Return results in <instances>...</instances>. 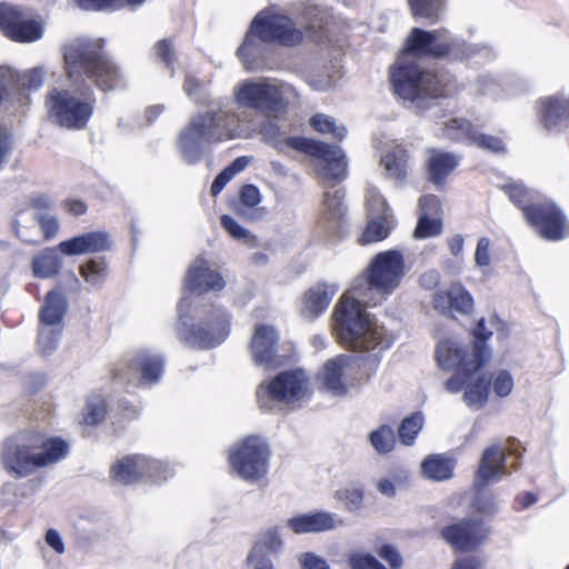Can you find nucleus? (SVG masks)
Masks as SVG:
<instances>
[{
    "label": "nucleus",
    "instance_id": "obj_37",
    "mask_svg": "<svg viewBox=\"0 0 569 569\" xmlns=\"http://www.w3.org/2000/svg\"><path fill=\"white\" fill-rule=\"evenodd\" d=\"M12 77L10 78V89H38L42 86L44 79V69L37 67L33 69L18 71L10 67H6Z\"/></svg>",
    "mask_w": 569,
    "mask_h": 569
},
{
    "label": "nucleus",
    "instance_id": "obj_26",
    "mask_svg": "<svg viewBox=\"0 0 569 569\" xmlns=\"http://www.w3.org/2000/svg\"><path fill=\"white\" fill-rule=\"evenodd\" d=\"M337 291L338 286L333 283H317L310 288L302 297L301 316L309 321L316 320L327 310Z\"/></svg>",
    "mask_w": 569,
    "mask_h": 569
},
{
    "label": "nucleus",
    "instance_id": "obj_18",
    "mask_svg": "<svg viewBox=\"0 0 569 569\" xmlns=\"http://www.w3.org/2000/svg\"><path fill=\"white\" fill-rule=\"evenodd\" d=\"M480 370L471 369L465 373H453L445 382V388L450 393L463 391V401L472 410L483 408L489 398L490 382L480 373Z\"/></svg>",
    "mask_w": 569,
    "mask_h": 569
},
{
    "label": "nucleus",
    "instance_id": "obj_5",
    "mask_svg": "<svg viewBox=\"0 0 569 569\" xmlns=\"http://www.w3.org/2000/svg\"><path fill=\"white\" fill-rule=\"evenodd\" d=\"M253 132L244 112L233 110L228 101H212L209 108L190 118L177 138V149L188 164L199 162L207 144L248 139Z\"/></svg>",
    "mask_w": 569,
    "mask_h": 569
},
{
    "label": "nucleus",
    "instance_id": "obj_15",
    "mask_svg": "<svg viewBox=\"0 0 569 569\" xmlns=\"http://www.w3.org/2000/svg\"><path fill=\"white\" fill-rule=\"evenodd\" d=\"M353 357L338 355L328 359L316 376L319 387L336 397H345L356 387Z\"/></svg>",
    "mask_w": 569,
    "mask_h": 569
},
{
    "label": "nucleus",
    "instance_id": "obj_6",
    "mask_svg": "<svg viewBox=\"0 0 569 569\" xmlns=\"http://www.w3.org/2000/svg\"><path fill=\"white\" fill-rule=\"evenodd\" d=\"M69 453V445L59 437H46L41 432H22L4 443L2 462L18 477H27L38 468L57 463Z\"/></svg>",
    "mask_w": 569,
    "mask_h": 569
},
{
    "label": "nucleus",
    "instance_id": "obj_7",
    "mask_svg": "<svg viewBox=\"0 0 569 569\" xmlns=\"http://www.w3.org/2000/svg\"><path fill=\"white\" fill-rule=\"evenodd\" d=\"M232 96L238 107L277 116L296 97V91L290 84L272 78L246 79L234 84Z\"/></svg>",
    "mask_w": 569,
    "mask_h": 569
},
{
    "label": "nucleus",
    "instance_id": "obj_39",
    "mask_svg": "<svg viewBox=\"0 0 569 569\" xmlns=\"http://www.w3.org/2000/svg\"><path fill=\"white\" fill-rule=\"evenodd\" d=\"M369 442L379 455H387L396 447V435L390 425L383 423L371 430L368 435Z\"/></svg>",
    "mask_w": 569,
    "mask_h": 569
},
{
    "label": "nucleus",
    "instance_id": "obj_9",
    "mask_svg": "<svg viewBox=\"0 0 569 569\" xmlns=\"http://www.w3.org/2000/svg\"><path fill=\"white\" fill-rule=\"evenodd\" d=\"M310 380L302 369H291L278 373L257 389V399L263 411H272L274 402L290 409L301 407L310 396Z\"/></svg>",
    "mask_w": 569,
    "mask_h": 569
},
{
    "label": "nucleus",
    "instance_id": "obj_55",
    "mask_svg": "<svg viewBox=\"0 0 569 569\" xmlns=\"http://www.w3.org/2000/svg\"><path fill=\"white\" fill-rule=\"evenodd\" d=\"M366 204L369 216H380L383 213H391L385 198L372 186L366 189Z\"/></svg>",
    "mask_w": 569,
    "mask_h": 569
},
{
    "label": "nucleus",
    "instance_id": "obj_3",
    "mask_svg": "<svg viewBox=\"0 0 569 569\" xmlns=\"http://www.w3.org/2000/svg\"><path fill=\"white\" fill-rule=\"evenodd\" d=\"M490 48L482 43H467L463 39L451 36L447 30L425 31L412 29L407 38L406 47L390 70L391 82L396 94L415 104L426 107L428 99L447 97L457 91L451 76L421 70L417 58L430 56L441 58L451 56L455 59H469L476 56H488Z\"/></svg>",
    "mask_w": 569,
    "mask_h": 569
},
{
    "label": "nucleus",
    "instance_id": "obj_36",
    "mask_svg": "<svg viewBox=\"0 0 569 569\" xmlns=\"http://www.w3.org/2000/svg\"><path fill=\"white\" fill-rule=\"evenodd\" d=\"M240 202L247 209L253 210L248 212L246 209H240L239 212L248 220L261 219L264 214L263 208H258L262 201V196L259 189L253 184H246L240 190Z\"/></svg>",
    "mask_w": 569,
    "mask_h": 569
},
{
    "label": "nucleus",
    "instance_id": "obj_13",
    "mask_svg": "<svg viewBox=\"0 0 569 569\" xmlns=\"http://www.w3.org/2000/svg\"><path fill=\"white\" fill-rule=\"evenodd\" d=\"M168 466L141 455L126 456L111 467V478L120 485H132L139 480L154 482L166 478Z\"/></svg>",
    "mask_w": 569,
    "mask_h": 569
},
{
    "label": "nucleus",
    "instance_id": "obj_46",
    "mask_svg": "<svg viewBox=\"0 0 569 569\" xmlns=\"http://www.w3.org/2000/svg\"><path fill=\"white\" fill-rule=\"evenodd\" d=\"M183 91L197 104L209 103L210 94L206 83L197 79L192 73L186 74Z\"/></svg>",
    "mask_w": 569,
    "mask_h": 569
},
{
    "label": "nucleus",
    "instance_id": "obj_42",
    "mask_svg": "<svg viewBox=\"0 0 569 569\" xmlns=\"http://www.w3.org/2000/svg\"><path fill=\"white\" fill-rule=\"evenodd\" d=\"M81 277L92 287L100 286L108 276V266L104 259H90L79 268Z\"/></svg>",
    "mask_w": 569,
    "mask_h": 569
},
{
    "label": "nucleus",
    "instance_id": "obj_60",
    "mask_svg": "<svg viewBox=\"0 0 569 569\" xmlns=\"http://www.w3.org/2000/svg\"><path fill=\"white\" fill-rule=\"evenodd\" d=\"M298 563L300 569H330L328 561L312 551L301 552Z\"/></svg>",
    "mask_w": 569,
    "mask_h": 569
},
{
    "label": "nucleus",
    "instance_id": "obj_38",
    "mask_svg": "<svg viewBox=\"0 0 569 569\" xmlns=\"http://www.w3.org/2000/svg\"><path fill=\"white\" fill-rule=\"evenodd\" d=\"M61 268V259L53 249H46L32 260V271L38 278H50Z\"/></svg>",
    "mask_w": 569,
    "mask_h": 569
},
{
    "label": "nucleus",
    "instance_id": "obj_32",
    "mask_svg": "<svg viewBox=\"0 0 569 569\" xmlns=\"http://www.w3.org/2000/svg\"><path fill=\"white\" fill-rule=\"evenodd\" d=\"M370 220L360 237L361 244H369L386 239L393 226L391 213L369 216Z\"/></svg>",
    "mask_w": 569,
    "mask_h": 569
},
{
    "label": "nucleus",
    "instance_id": "obj_1",
    "mask_svg": "<svg viewBox=\"0 0 569 569\" xmlns=\"http://www.w3.org/2000/svg\"><path fill=\"white\" fill-rule=\"evenodd\" d=\"M406 263L399 250L376 254L341 296L332 312V331L347 349L363 356L373 373L386 350L396 341L395 332L366 310L386 301L400 286Z\"/></svg>",
    "mask_w": 569,
    "mask_h": 569
},
{
    "label": "nucleus",
    "instance_id": "obj_31",
    "mask_svg": "<svg viewBox=\"0 0 569 569\" xmlns=\"http://www.w3.org/2000/svg\"><path fill=\"white\" fill-rule=\"evenodd\" d=\"M67 307V299L62 292H48L43 306L40 309V323L63 326V317L66 315Z\"/></svg>",
    "mask_w": 569,
    "mask_h": 569
},
{
    "label": "nucleus",
    "instance_id": "obj_22",
    "mask_svg": "<svg viewBox=\"0 0 569 569\" xmlns=\"http://www.w3.org/2000/svg\"><path fill=\"white\" fill-rule=\"evenodd\" d=\"M432 306L443 315H470L475 301L471 293L459 282L451 283L446 290L433 295Z\"/></svg>",
    "mask_w": 569,
    "mask_h": 569
},
{
    "label": "nucleus",
    "instance_id": "obj_47",
    "mask_svg": "<svg viewBox=\"0 0 569 569\" xmlns=\"http://www.w3.org/2000/svg\"><path fill=\"white\" fill-rule=\"evenodd\" d=\"M62 327L40 323L38 343L43 353L49 355L57 348Z\"/></svg>",
    "mask_w": 569,
    "mask_h": 569
},
{
    "label": "nucleus",
    "instance_id": "obj_28",
    "mask_svg": "<svg viewBox=\"0 0 569 569\" xmlns=\"http://www.w3.org/2000/svg\"><path fill=\"white\" fill-rule=\"evenodd\" d=\"M459 160V157L451 152L438 149L428 150L426 163L429 179L436 184H442L458 167Z\"/></svg>",
    "mask_w": 569,
    "mask_h": 569
},
{
    "label": "nucleus",
    "instance_id": "obj_61",
    "mask_svg": "<svg viewBox=\"0 0 569 569\" xmlns=\"http://www.w3.org/2000/svg\"><path fill=\"white\" fill-rule=\"evenodd\" d=\"M473 508L485 515H495L498 511V503L493 496L489 493L478 492L473 499Z\"/></svg>",
    "mask_w": 569,
    "mask_h": 569
},
{
    "label": "nucleus",
    "instance_id": "obj_33",
    "mask_svg": "<svg viewBox=\"0 0 569 569\" xmlns=\"http://www.w3.org/2000/svg\"><path fill=\"white\" fill-rule=\"evenodd\" d=\"M442 136L459 142L472 144L477 129L465 118H450L441 122Z\"/></svg>",
    "mask_w": 569,
    "mask_h": 569
},
{
    "label": "nucleus",
    "instance_id": "obj_17",
    "mask_svg": "<svg viewBox=\"0 0 569 569\" xmlns=\"http://www.w3.org/2000/svg\"><path fill=\"white\" fill-rule=\"evenodd\" d=\"M279 333L272 325L258 323L254 326L249 341V352L256 366L277 368L283 359L279 353Z\"/></svg>",
    "mask_w": 569,
    "mask_h": 569
},
{
    "label": "nucleus",
    "instance_id": "obj_19",
    "mask_svg": "<svg viewBox=\"0 0 569 569\" xmlns=\"http://www.w3.org/2000/svg\"><path fill=\"white\" fill-rule=\"evenodd\" d=\"M163 375L162 357L151 350H140L129 362V369L126 375L116 372L120 379L134 382L139 386L150 387L157 383Z\"/></svg>",
    "mask_w": 569,
    "mask_h": 569
},
{
    "label": "nucleus",
    "instance_id": "obj_4",
    "mask_svg": "<svg viewBox=\"0 0 569 569\" xmlns=\"http://www.w3.org/2000/svg\"><path fill=\"white\" fill-rule=\"evenodd\" d=\"M226 280L206 254H199L183 278L184 292L178 302L176 332L184 343L197 348H213L230 332V316L224 308L196 306L194 293L220 291Z\"/></svg>",
    "mask_w": 569,
    "mask_h": 569
},
{
    "label": "nucleus",
    "instance_id": "obj_51",
    "mask_svg": "<svg viewBox=\"0 0 569 569\" xmlns=\"http://www.w3.org/2000/svg\"><path fill=\"white\" fill-rule=\"evenodd\" d=\"M442 223L440 218L427 216V212L421 213L417 227L415 229V237L425 239L435 237L441 233Z\"/></svg>",
    "mask_w": 569,
    "mask_h": 569
},
{
    "label": "nucleus",
    "instance_id": "obj_41",
    "mask_svg": "<svg viewBox=\"0 0 569 569\" xmlns=\"http://www.w3.org/2000/svg\"><path fill=\"white\" fill-rule=\"evenodd\" d=\"M220 223L226 232L236 241L247 246L248 248H254L258 246L257 237L251 233L248 229L243 228L234 218L228 214H222Z\"/></svg>",
    "mask_w": 569,
    "mask_h": 569
},
{
    "label": "nucleus",
    "instance_id": "obj_35",
    "mask_svg": "<svg viewBox=\"0 0 569 569\" xmlns=\"http://www.w3.org/2000/svg\"><path fill=\"white\" fill-rule=\"evenodd\" d=\"M253 547L278 557L284 548V539L282 528L280 526H271L258 533Z\"/></svg>",
    "mask_w": 569,
    "mask_h": 569
},
{
    "label": "nucleus",
    "instance_id": "obj_20",
    "mask_svg": "<svg viewBox=\"0 0 569 569\" xmlns=\"http://www.w3.org/2000/svg\"><path fill=\"white\" fill-rule=\"evenodd\" d=\"M490 529L480 521L461 520L441 530L442 538L455 549L469 551L479 547L488 537Z\"/></svg>",
    "mask_w": 569,
    "mask_h": 569
},
{
    "label": "nucleus",
    "instance_id": "obj_53",
    "mask_svg": "<svg viewBox=\"0 0 569 569\" xmlns=\"http://www.w3.org/2000/svg\"><path fill=\"white\" fill-rule=\"evenodd\" d=\"M302 14L306 23L310 24L313 29L322 28V23H327V19L330 17L328 6L320 2L308 4Z\"/></svg>",
    "mask_w": 569,
    "mask_h": 569
},
{
    "label": "nucleus",
    "instance_id": "obj_12",
    "mask_svg": "<svg viewBox=\"0 0 569 569\" xmlns=\"http://www.w3.org/2000/svg\"><path fill=\"white\" fill-rule=\"evenodd\" d=\"M253 31L267 42L282 46H296L302 40V31L296 22L279 8L269 7L261 10L252 20Z\"/></svg>",
    "mask_w": 569,
    "mask_h": 569
},
{
    "label": "nucleus",
    "instance_id": "obj_21",
    "mask_svg": "<svg viewBox=\"0 0 569 569\" xmlns=\"http://www.w3.org/2000/svg\"><path fill=\"white\" fill-rule=\"evenodd\" d=\"M539 121L547 129H559L569 126V96L555 93L541 97L536 101Z\"/></svg>",
    "mask_w": 569,
    "mask_h": 569
},
{
    "label": "nucleus",
    "instance_id": "obj_62",
    "mask_svg": "<svg viewBox=\"0 0 569 569\" xmlns=\"http://www.w3.org/2000/svg\"><path fill=\"white\" fill-rule=\"evenodd\" d=\"M477 91L483 96H498L501 93V82L492 76H480L477 80Z\"/></svg>",
    "mask_w": 569,
    "mask_h": 569
},
{
    "label": "nucleus",
    "instance_id": "obj_48",
    "mask_svg": "<svg viewBox=\"0 0 569 569\" xmlns=\"http://www.w3.org/2000/svg\"><path fill=\"white\" fill-rule=\"evenodd\" d=\"M423 415L420 412H416L410 417L406 418L399 428V437L406 446H410L413 443L417 435L420 432L423 426Z\"/></svg>",
    "mask_w": 569,
    "mask_h": 569
},
{
    "label": "nucleus",
    "instance_id": "obj_57",
    "mask_svg": "<svg viewBox=\"0 0 569 569\" xmlns=\"http://www.w3.org/2000/svg\"><path fill=\"white\" fill-rule=\"evenodd\" d=\"M342 198L343 193L339 189L325 193V209L331 221L339 220L343 214Z\"/></svg>",
    "mask_w": 569,
    "mask_h": 569
},
{
    "label": "nucleus",
    "instance_id": "obj_34",
    "mask_svg": "<svg viewBox=\"0 0 569 569\" xmlns=\"http://www.w3.org/2000/svg\"><path fill=\"white\" fill-rule=\"evenodd\" d=\"M447 0H407L411 14L432 23L439 21L445 13Z\"/></svg>",
    "mask_w": 569,
    "mask_h": 569
},
{
    "label": "nucleus",
    "instance_id": "obj_54",
    "mask_svg": "<svg viewBox=\"0 0 569 569\" xmlns=\"http://www.w3.org/2000/svg\"><path fill=\"white\" fill-rule=\"evenodd\" d=\"M341 78V70L337 67H331L325 72L310 76V86L318 90L325 91L333 87Z\"/></svg>",
    "mask_w": 569,
    "mask_h": 569
},
{
    "label": "nucleus",
    "instance_id": "obj_30",
    "mask_svg": "<svg viewBox=\"0 0 569 569\" xmlns=\"http://www.w3.org/2000/svg\"><path fill=\"white\" fill-rule=\"evenodd\" d=\"M408 160L407 150L400 144H392L381 156L380 164L388 178L402 180L407 174Z\"/></svg>",
    "mask_w": 569,
    "mask_h": 569
},
{
    "label": "nucleus",
    "instance_id": "obj_8",
    "mask_svg": "<svg viewBox=\"0 0 569 569\" xmlns=\"http://www.w3.org/2000/svg\"><path fill=\"white\" fill-rule=\"evenodd\" d=\"M270 458L269 445L259 436H248L228 450L230 472L250 485H258L266 479Z\"/></svg>",
    "mask_w": 569,
    "mask_h": 569
},
{
    "label": "nucleus",
    "instance_id": "obj_63",
    "mask_svg": "<svg viewBox=\"0 0 569 569\" xmlns=\"http://www.w3.org/2000/svg\"><path fill=\"white\" fill-rule=\"evenodd\" d=\"M154 52L158 56V58L164 62V64L173 69V63L176 60V51L173 46L171 44V41L163 39L158 41L154 44Z\"/></svg>",
    "mask_w": 569,
    "mask_h": 569
},
{
    "label": "nucleus",
    "instance_id": "obj_58",
    "mask_svg": "<svg viewBox=\"0 0 569 569\" xmlns=\"http://www.w3.org/2000/svg\"><path fill=\"white\" fill-rule=\"evenodd\" d=\"M68 6L81 11H116L113 0H68Z\"/></svg>",
    "mask_w": 569,
    "mask_h": 569
},
{
    "label": "nucleus",
    "instance_id": "obj_50",
    "mask_svg": "<svg viewBox=\"0 0 569 569\" xmlns=\"http://www.w3.org/2000/svg\"><path fill=\"white\" fill-rule=\"evenodd\" d=\"M531 82L523 77H509L501 81V94L506 98H519L530 92Z\"/></svg>",
    "mask_w": 569,
    "mask_h": 569
},
{
    "label": "nucleus",
    "instance_id": "obj_14",
    "mask_svg": "<svg viewBox=\"0 0 569 569\" xmlns=\"http://www.w3.org/2000/svg\"><path fill=\"white\" fill-rule=\"evenodd\" d=\"M0 32L12 41L30 43L43 37L41 20L28 18L20 8L0 3Z\"/></svg>",
    "mask_w": 569,
    "mask_h": 569
},
{
    "label": "nucleus",
    "instance_id": "obj_52",
    "mask_svg": "<svg viewBox=\"0 0 569 569\" xmlns=\"http://www.w3.org/2000/svg\"><path fill=\"white\" fill-rule=\"evenodd\" d=\"M505 190L509 199L522 211L525 208H532L537 206L536 203L530 204L535 198V193L520 183L507 184Z\"/></svg>",
    "mask_w": 569,
    "mask_h": 569
},
{
    "label": "nucleus",
    "instance_id": "obj_45",
    "mask_svg": "<svg viewBox=\"0 0 569 569\" xmlns=\"http://www.w3.org/2000/svg\"><path fill=\"white\" fill-rule=\"evenodd\" d=\"M83 423L96 426L106 417V401L101 396L94 395L88 398L83 409Z\"/></svg>",
    "mask_w": 569,
    "mask_h": 569
},
{
    "label": "nucleus",
    "instance_id": "obj_24",
    "mask_svg": "<svg viewBox=\"0 0 569 569\" xmlns=\"http://www.w3.org/2000/svg\"><path fill=\"white\" fill-rule=\"evenodd\" d=\"M58 248L66 256L90 254L110 250L112 240L107 231L94 230L61 241Z\"/></svg>",
    "mask_w": 569,
    "mask_h": 569
},
{
    "label": "nucleus",
    "instance_id": "obj_23",
    "mask_svg": "<svg viewBox=\"0 0 569 569\" xmlns=\"http://www.w3.org/2000/svg\"><path fill=\"white\" fill-rule=\"evenodd\" d=\"M342 525L341 518L329 511L300 513L286 520V528L296 535L318 533L333 530Z\"/></svg>",
    "mask_w": 569,
    "mask_h": 569
},
{
    "label": "nucleus",
    "instance_id": "obj_2",
    "mask_svg": "<svg viewBox=\"0 0 569 569\" xmlns=\"http://www.w3.org/2000/svg\"><path fill=\"white\" fill-rule=\"evenodd\" d=\"M68 89L54 88L47 96L49 118L60 127L82 130L96 107L94 83L103 91L126 86L122 70L103 51L101 39L74 38L62 47Z\"/></svg>",
    "mask_w": 569,
    "mask_h": 569
},
{
    "label": "nucleus",
    "instance_id": "obj_11",
    "mask_svg": "<svg viewBox=\"0 0 569 569\" xmlns=\"http://www.w3.org/2000/svg\"><path fill=\"white\" fill-rule=\"evenodd\" d=\"M288 144L319 160L318 173L326 181H339L347 174L346 156L338 146H329L325 142L306 138H289Z\"/></svg>",
    "mask_w": 569,
    "mask_h": 569
},
{
    "label": "nucleus",
    "instance_id": "obj_49",
    "mask_svg": "<svg viewBox=\"0 0 569 569\" xmlns=\"http://www.w3.org/2000/svg\"><path fill=\"white\" fill-rule=\"evenodd\" d=\"M487 381L490 382L493 393L499 398L509 396L515 386L511 373L505 369L492 372Z\"/></svg>",
    "mask_w": 569,
    "mask_h": 569
},
{
    "label": "nucleus",
    "instance_id": "obj_64",
    "mask_svg": "<svg viewBox=\"0 0 569 569\" xmlns=\"http://www.w3.org/2000/svg\"><path fill=\"white\" fill-rule=\"evenodd\" d=\"M490 239L481 237L475 250V263L478 268H486L490 264Z\"/></svg>",
    "mask_w": 569,
    "mask_h": 569
},
{
    "label": "nucleus",
    "instance_id": "obj_56",
    "mask_svg": "<svg viewBox=\"0 0 569 569\" xmlns=\"http://www.w3.org/2000/svg\"><path fill=\"white\" fill-rule=\"evenodd\" d=\"M271 557L273 556L251 546L246 558V566L248 569H276Z\"/></svg>",
    "mask_w": 569,
    "mask_h": 569
},
{
    "label": "nucleus",
    "instance_id": "obj_29",
    "mask_svg": "<svg viewBox=\"0 0 569 569\" xmlns=\"http://www.w3.org/2000/svg\"><path fill=\"white\" fill-rule=\"evenodd\" d=\"M456 460L447 455H430L421 462V472L431 481H446L453 476Z\"/></svg>",
    "mask_w": 569,
    "mask_h": 569
},
{
    "label": "nucleus",
    "instance_id": "obj_25",
    "mask_svg": "<svg viewBox=\"0 0 569 569\" xmlns=\"http://www.w3.org/2000/svg\"><path fill=\"white\" fill-rule=\"evenodd\" d=\"M507 475L505 450L498 445L491 446L487 448L481 456L477 471L476 487L480 490V488L487 483L499 481Z\"/></svg>",
    "mask_w": 569,
    "mask_h": 569
},
{
    "label": "nucleus",
    "instance_id": "obj_27",
    "mask_svg": "<svg viewBox=\"0 0 569 569\" xmlns=\"http://www.w3.org/2000/svg\"><path fill=\"white\" fill-rule=\"evenodd\" d=\"M266 42L259 32L253 31V23L251 22L249 31L237 50V56L247 71L260 69L264 59Z\"/></svg>",
    "mask_w": 569,
    "mask_h": 569
},
{
    "label": "nucleus",
    "instance_id": "obj_40",
    "mask_svg": "<svg viewBox=\"0 0 569 569\" xmlns=\"http://www.w3.org/2000/svg\"><path fill=\"white\" fill-rule=\"evenodd\" d=\"M505 327V323L496 315L480 318L473 329V342L487 345V340H489L493 333L503 338L506 336Z\"/></svg>",
    "mask_w": 569,
    "mask_h": 569
},
{
    "label": "nucleus",
    "instance_id": "obj_43",
    "mask_svg": "<svg viewBox=\"0 0 569 569\" xmlns=\"http://www.w3.org/2000/svg\"><path fill=\"white\" fill-rule=\"evenodd\" d=\"M310 126L321 134L331 136L337 140H342L347 134V129L343 124H339L330 116L318 113L310 119Z\"/></svg>",
    "mask_w": 569,
    "mask_h": 569
},
{
    "label": "nucleus",
    "instance_id": "obj_59",
    "mask_svg": "<svg viewBox=\"0 0 569 569\" xmlns=\"http://www.w3.org/2000/svg\"><path fill=\"white\" fill-rule=\"evenodd\" d=\"M351 569H383L382 565L370 553L355 552L349 557Z\"/></svg>",
    "mask_w": 569,
    "mask_h": 569
},
{
    "label": "nucleus",
    "instance_id": "obj_44",
    "mask_svg": "<svg viewBox=\"0 0 569 569\" xmlns=\"http://www.w3.org/2000/svg\"><path fill=\"white\" fill-rule=\"evenodd\" d=\"M363 497V490L357 487H345L336 490L333 493L335 500L349 512H356L362 509Z\"/></svg>",
    "mask_w": 569,
    "mask_h": 569
},
{
    "label": "nucleus",
    "instance_id": "obj_10",
    "mask_svg": "<svg viewBox=\"0 0 569 569\" xmlns=\"http://www.w3.org/2000/svg\"><path fill=\"white\" fill-rule=\"evenodd\" d=\"M435 357L442 370L465 373L471 369H482L490 360L491 350L485 343L468 345L458 338H448L437 345Z\"/></svg>",
    "mask_w": 569,
    "mask_h": 569
},
{
    "label": "nucleus",
    "instance_id": "obj_16",
    "mask_svg": "<svg viewBox=\"0 0 569 569\" xmlns=\"http://www.w3.org/2000/svg\"><path fill=\"white\" fill-rule=\"evenodd\" d=\"M528 223L546 240L558 241L569 236V223L562 211L551 202L537 203L525 208Z\"/></svg>",
    "mask_w": 569,
    "mask_h": 569
}]
</instances>
